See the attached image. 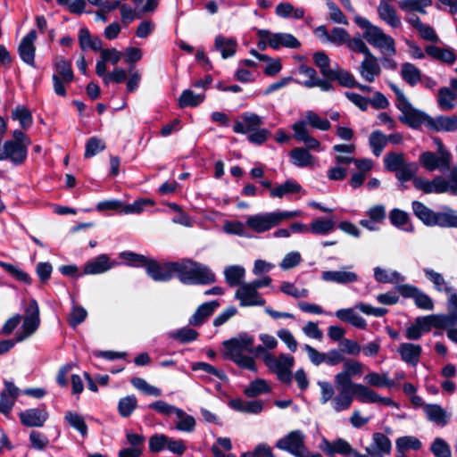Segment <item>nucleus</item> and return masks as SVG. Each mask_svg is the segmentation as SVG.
Masks as SVG:
<instances>
[{"label": "nucleus", "mask_w": 457, "mask_h": 457, "mask_svg": "<svg viewBox=\"0 0 457 457\" xmlns=\"http://www.w3.org/2000/svg\"><path fill=\"white\" fill-rule=\"evenodd\" d=\"M120 258L128 266L144 268L154 281L166 282L177 278L186 285L200 284V264L189 259L178 262H159L154 259L132 251H124Z\"/></svg>", "instance_id": "obj_1"}, {"label": "nucleus", "mask_w": 457, "mask_h": 457, "mask_svg": "<svg viewBox=\"0 0 457 457\" xmlns=\"http://www.w3.org/2000/svg\"><path fill=\"white\" fill-rule=\"evenodd\" d=\"M294 361L293 356L286 353H280L278 359L271 353L263 356V363L271 372L277 374L278 379L283 384H290L292 381L291 368Z\"/></svg>", "instance_id": "obj_2"}, {"label": "nucleus", "mask_w": 457, "mask_h": 457, "mask_svg": "<svg viewBox=\"0 0 457 457\" xmlns=\"http://www.w3.org/2000/svg\"><path fill=\"white\" fill-rule=\"evenodd\" d=\"M276 447L286 451L295 457H303V453H308L304 444V436L301 430H293L280 438L276 443Z\"/></svg>", "instance_id": "obj_3"}, {"label": "nucleus", "mask_w": 457, "mask_h": 457, "mask_svg": "<svg viewBox=\"0 0 457 457\" xmlns=\"http://www.w3.org/2000/svg\"><path fill=\"white\" fill-rule=\"evenodd\" d=\"M254 338L247 333L243 332L237 337L225 340L222 345L224 347V356L226 359L235 357L237 354H242L243 351L253 352Z\"/></svg>", "instance_id": "obj_4"}, {"label": "nucleus", "mask_w": 457, "mask_h": 457, "mask_svg": "<svg viewBox=\"0 0 457 457\" xmlns=\"http://www.w3.org/2000/svg\"><path fill=\"white\" fill-rule=\"evenodd\" d=\"M256 34L262 39H269V46L275 50L280 47L296 49L301 46L300 41L289 33H271L268 29H258Z\"/></svg>", "instance_id": "obj_5"}, {"label": "nucleus", "mask_w": 457, "mask_h": 457, "mask_svg": "<svg viewBox=\"0 0 457 457\" xmlns=\"http://www.w3.org/2000/svg\"><path fill=\"white\" fill-rule=\"evenodd\" d=\"M28 157L26 144H18L6 140L3 150H0V161L10 160L14 165H21Z\"/></svg>", "instance_id": "obj_6"}, {"label": "nucleus", "mask_w": 457, "mask_h": 457, "mask_svg": "<svg viewBox=\"0 0 457 457\" xmlns=\"http://www.w3.org/2000/svg\"><path fill=\"white\" fill-rule=\"evenodd\" d=\"M49 413L46 404H41L38 408H29L19 413L21 423L28 428H41L48 420Z\"/></svg>", "instance_id": "obj_7"}, {"label": "nucleus", "mask_w": 457, "mask_h": 457, "mask_svg": "<svg viewBox=\"0 0 457 457\" xmlns=\"http://www.w3.org/2000/svg\"><path fill=\"white\" fill-rule=\"evenodd\" d=\"M439 154L438 156L431 151L423 152L419 157V162L428 171L448 168L451 162V154L449 152H442Z\"/></svg>", "instance_id": "obj_8"}, {"label": "nucleus", "mask_w": 457, "mask_h": 457, "mask_svg": "<svg viewBox=\"0 0 457 457\" xmlns=\"http://www.w3.org/2000/svg\"><path fill=\"white\" fill-rule=\"evenodd\" d=\"M235 298L239 300L241 307L263 306L266 300L262 297L258 290L250 283L243 284L235 293Z\"/></svg>", "instance_id": "obj_9"}, {"label": "nucleus", "mask_w": 457, "mask_h": 457, "mask_svg": "<svg viewBox=\"0 0 457 457\" xmlns=\"http://www.w3.org/2000/svg\"><path fill=\"white\" fill-rule=\"evenodd\" d=\"M246 225L256 233H263L278 226L275 212L252 215L247 218Z\"/></svg>", "instance_id": "obj_10"}, {"label": "nucleus", "mask_w": 457, "mask_h": 457, "mask_svg": "<svg viewBox=\"0 0 457 457\" xmlns=\"http://www.w3.org/2000/svg\"><path fill=\"white\" fill-rule=\"evenodd\" d=\"M363 37L372 46L376 47H386L393 54H395L396 49L395 46V40L392 37L385 34L383 30L377 27L372 26L370 29L365 30Z\"/></svg>", "instance_id": "obj_11"}, {"label": "nucleus", "mask_w": 457, "mask_h": 457, "mask_svg": "<svg viewBox=\"0 0 457 457\" xmlns=\"http://www.w3.org/2000/svg\"><path fill=\"white\" fill-rule=\"evenodd\" d=\"M36 39L37 31L31 29L22 37L18 46V54L21 61L31 67H35L36 46L34 42Z\"/></svg>", "instance_id": "obj_12"}, {"label": "nucleus", "mask_w": 457, "mask_h": 457, "mask_svg": "<svg viewBox=\"0 0 457 457\" xmlns=\"http://www.w3.org/2000/svg\"><path fill=\"white\" fill-rule=\"evenodd\" d=\"M320 447L329 457H332L337 453L350 456L353 449L351 445L343 438H337L333 442H330L327 438L323 437Z\"/></svg>", "instance_id": "obj_13"}, {"label": "nucleus", "mask_w": 457, "mask_h": 457, "mask_svg": "<svg viewBox=\"0 0 457 457\" xmlns=\"http://www.w3.org/2000/svg\"><path fill=\"white\" fill-rule=\"evenodd\" d=\"M372 445L365 448L366 453L371 457H378L381 454H389L392 449L390 439L381 432L372 435Z\"/></svg>", "instance_id": "obj_14"}, {"label": "nucleus", "mask_w": 457, "mask_h": 457, "mask_svg": "<svg viewBox=\"0 0 457 457\" xmlns=\"http://www.w3.org/2000/svg\"><path fill=\"white\" fill-rule=\"evenodd\" d=\"M429 115L423 111L412 108L405 113L399 116V120L413 129H418L423 124L428 127Z\"/></svg>", "instance_id": "obj_15"}, {"label": "nucleus", "mask_w": 457, "mask_h": 457, "mask_svg": "<svg viewBox=\"0 0 457 457\" xmlns=\"http://www.w3.org/2000/svg\"><path fill=\"white\" fill-rule=\"evenodd\" d=\"M241 119L243 121L236 120L233 125V131L237 134H247L256 130L262 123L261 117L255 113L244 112Z\"/></svg>", "instance_id": "obj_16"}, {"label": "nucleus", "mask_w": 457, "mask_h": 457, "mask_svg": "<svg viewBox=\"0 0 457 457\" xmlns=\"http://www.w3.org/2000/svg\"><path fill=\"white\" fill-rule=\"evenodd\" d=\"M112 267V264L110 262V257L105 253H102L85 263L83 268V274H101L109 270Z\"/></svg>", "instance_id": "obj_17"}, {"label": "nucleus", "mask_w": 457, "mask_h": 457, "mask_svg": "<svg viewBox=\"0 0 457 457\" xmlns=\"http://www.w3.org/2000/svg\"><path fill=\"white\" fill-rule=\"evenodd\" d=\"M397 351L401 356L402 361L410 365L416 366L420 361V357L422 353V347L420 345L402 343L399 345Z\"/></svg>", "instance_id": "obj_18"}, {"label": "nucleus", "mask_w": 457, "mask_h": 457, "mask_svg": "<svg viewBox=\"0 0 457 457\" xmlns=\"http://www.w3.org/2000/svg\"><path fill=\"white\" fill-rule=\"evenodd\" d=\"M411 207L414 215L423 222L424 225L428 227H435L436 226V219L437 212H434L423 203L420 201H413L411 203Z\"/></svg>", "instance_id": "obj_19"}, {"label": "nucleus", "mask_w": 457, "mask_h": 457, "mask_svg": "<svg viewBox=\"0 0 457 457\" xmlns=\"http://www.w3.org/2000/svg\"><path fill=\"white\" fill-rule=\"evenodd\" d=\"M355 308H344L336 312V317L341 321L351 324L359 329H366V320L354 312Z\"/></svg>", "instance_id": "obj_20"}, {"label": "nucleus", "mask_w": 457, "mask_h": 457, "mask_svg": "<svg viewBox=\"0 0 457 457\" xmlns=\"http://www.w3.org/2000/svg\"><path fill=\"white\" fill-rule=\"evenodd\" d=\"M428 129L433 131H454L457 129V116L440 115L436 119L430 116Z\"/></svg>", "instance_id": "obj_21"}, {"label": "nucleus", "mask_w": 457, "mask_h": 457, "mask_svg": "<svg viewBox=\"0 0 457 457\" xmlns=\"http://www.w3.org/2000/svg\"><path fill=\"white\" fill-rule=\"evenodd\" d=\"M425 51L430 57L448 64H453L457 59L456 54L450 48H441L439 46L430 45L425 47Z\"/></svg>", "instance_id": "obj_22"}, {"label": "nucleus", "mask_w": 457, "mask_h": 457, "mask_svg": "<svg viewBox=\"0 0 457 457\" xmlns=\"http://www.w3.org/2000/svg\"><path fill=\"white\" fill-rule=\"evenodd\" d=\"M321 278L325 281L348 284L357 281L358 276L352 271L325 270L321 274Z\"/></svg>", "instance_id": "obj_23"}, {"label": "nucleus", "mask_w": 457, "mask_h": 457, "mask_svg": "<svg viewBox=\"0 0 457 457\" xmlns=\"http://www.w3.org/2000/svg\"><path fill=\"white\" fill-rule=\"evenodd\" d=\"M79 46L83 51L87 48L92 49L95 52H100L102 54V40L99 37H91L90 32L87 28H82L79 31Z\"/></svg>", "instance_id": "obj_24"}, {"label": "nucleus", "mask_w": 457, "mask_h": 457, "mask_svg": "<svg viewBox=\"0 0 457 457\" xmlns=\"http://www.w3.org/2000/svg\"><path fill=\"white\" fill-rule=\"evenodd\" d=\"M381 69L377 62L376 57L371 54V56H365V60L361 64V74L369 82H373L375 76L379 75Z\"/></svg>", "instance_id": "obj_25"}, {"label": "nucleus", "mask_w": 457, "mask_h": 457, "mask_svg": "<svg viewBox=\"0 0 457 457\" xmlns=\"http://www.w3.org/2000/svg\"><path fill=\"white\" fill-rule=\"evenodd\" d=\"M389 220L393 226L402 228L404 231L413 232L414 227L410 223L409 214L398 208H395L389 212Z\"/></svg>", "instance_id": "obj_26"}, {"label": "nucleus", "mask_w": 457, "mask_h": 457, "mask_svg": "<svg viewBox=\"0 0 457 457\" xmlns=\"http://www.w3.org/2000/svg\"><path fill=\"white\" fill-rule=\"evenodd\" d=\"M424 411L428 420L440 426H445L448 423L446 411L441 405L436 403H428L424 407Z\"/></svg>", "instance_id": "obj_27"}, {"label": "nucleus", "mask_w": 457, "mask_h": 457, "mask_svg": "<svg viewBox=\"0 0 457 457\" xmlns=\"http://www.w3.org/2000/svg\"><path fill=\"white\" fill-rule=\"evenodd\" d=\"M378 12L379 18L387 22L391 27L397 28L401 25V21L395 8L387 2L381 1Z\"/></svg>", "instance_id": "obj_28"}, {"label": "nucleus", "mask_w": 457, "mask_h": 457, "mask_svg": "<svg viewBox=\"0 0 457 457\" xmlns=\"http://www.w3.org/2000/svg\"><path fill=\"white\" fill-rule=\"evenodd\" d=\"M215 47L220 52L223 59H228L235 55L237 47V42L234 38H226L223 36H218L215 38Z\"/></svg>", "instance_id": "obj_29"}, {"label": "nucleus", "mask_w": 457, "mask_h": 457, "mask_svg": "<svg viewBox=\"0 0 457 457\" xmlns=\"http://www.w3.org/2000/svg\"><path fill=\"white\" fill-rule=\"evenodd\" d=\"M302 190V186L294 179H287L283 184L271 189L270 196L271 198H282L288 194H298Z\"/></svg>", "instance_id": "obj_30"}, {"label": "nucleus", "mask_w": 457, "mask_h": 457, "mask_svg": "<svg viewBox=\"0 0 457 457\" xmlns=\"http://www.w3.org/2000/svg\"><path fill=\"white\" fill-rule=\"evenodd\" d=\"M245 275V270L240 265H231L224 270L225 279L229 287L242 286Z\"/></svg>", "instance_id": "obj_31"}, {"label": "nucleus", "mask_w": 457, "mask_h": 457, "mask_svg": "<svg viewBox=\"0 0 457 457\" xmlns=\"http://www.w3.org/2000/svg\"><path fill=\"white\" fill-rule=\"evenodd\" d=\"M328 79H336L341 87L349 88H353L357 81L350 71L340 68L338 65H337V69L333 71Z\"/></svg>", "instance_id": "obj_32"}, {"label": "nucleus", "mask_w": 457, "mask_h": 457, "mask_svg": "<svg viewBox=\"0 0 457 457\" xmlns=\"http://www.w3.org/2000/svg\"><path fill=\"white\" fill-rule=\"evenodd\" d=\"M12 119L19 120L23 129H29L33 124L31 112L24 105H17L12 112Z\"/></svg>", "instance_id": "obj_33"}, {"label": "nucleus", "mask_w": 457, "mask_h": 457, "mask_svg": "<svg viewBox=\"0 0 457 457\" xmlns=\"http://www.w3.org/2000/svg\"><path fill=\"white\" fill-rule=\"evenodd\" d=\"M436 226L440 228H457V214L450 207H445V212H437Z\"/></svg>", "instance_id": "obj_34"}, {"label": "nucleus", "mask_w": 457, "mask_h": 457, "mask_svg": "<svg viewBox=\"0 0 457 457\" xmlns=\"http://www.w3.org/2000/svg\"><path fill=\"white\" fill-rule=\"evenodd\" d=\"M364 380L370 386L388 388L395 386V381L388 378L387 373L370 372L365 375Z\"/></svg>", "instance_id": "obj_35"}, {"label": "nucleus", "mask_w": 457, "mask_h": 457, "mask_svg": "<svg viewBox=\"0 0 457 457\" xmlns=\"http://www.w3.org/2000/svg\"><path fill=\"white\" fill-rule=\"evenodd\" d=\"M293 164L299 167H306L312 164L313 156L304 147H295L289 153Z\"/></svg>", "instance_id": "obj_36"}, {"label": "nucleus", "mask_w": 457, "mask_h": 457, "mask_svg": "<svg viewBox=\"0 0 457 457\" xmlns=\"http://www.w3.org/2000/svg\"><path fill=\"white\" fill-rule=\"evenodd\" d=\"M401 76L411 87H414L421 79L420 71L411 62L403 63Z\"/></svg>", "instance_id": "obj_37"}, {"label": "nucleus", "mask_w": 457, "mask_h": 457, "mask_svg": "<svg viewBox=\"0 0 457 457\" xmlns=\"http://www.w3.org/2000/svg\"><path fill=\"white\" fill-rule=\"evenodd\" d=\"M271 391V387L263 378H256L252 381L249 386L244 390V394L247 397H257L262 394H268Z\"/></svg>", "instance_id": "obj_38"}, {"label": "nucleus", "mask_w": 457, "mask_h": 457, "mask_svg": "<svg viewBox=\"0 0 457 457\" xmlns=\"http://www.w3.org/2000/svg\"><path fill=\"white\" fill-rule=\"evenodd\" d=\"M421 447V441L413 436H403L398 437L395 441L396 452L419 451Z\"/></svg>", "instance_id": "obj_39"}, {"label": "nucleus", "mask_w": 457, "mask_h": 457, "mask_svg": "<svg viewBox=\"0 0 457 457\" xmlns=\"http://www.w3.org/2000/svg\"><path fill=\"white\" fill-rule=\"evenodd\" d=\"M313 62L324 78H328L335 69L330 68V59L324 51H318L312 55Z\"/></svg>", "instance_id": "obj_40"}, {"label": "nucleus", "mask_w": 457, "mask_h": 457, "mask_svg": "<svg viewBox=\"0 0 457 457\" xmlns=\"http://www.w3.org/2000/svg\"><path fill=\"white\" fill-rule=\"evenodd\" d=\"M0 267L3 268L9 275L14 278L17 281L22 282L26 285L32 284V278L29 273L21 270L17 266L5 262H0Z\"/></svg>", "instance_id": "obj_41"}, {"label": "nucleus", "mask_w": 457, "mask_h": 457, "mask_svg": "<svg viewBox=\"0 0 457 457\" xmlns=\"http://www.w3.org/2000/svg\"><path fill=\"white\" fill-rule=\"evenodd\" d=\"M353 393H354L355 399L360 403H376V397L378 394L367 386L358 383V385L354 386V390L353 391Z\"/></svg>", "instance_id": "obj_42"}, {"label": "nucleus", "mask_w": 457, "mask_h": 457, "mask_svg": "<svg viewBox=\"0 0 457 457\" xmlns=\"http://www.w3.org/2000/svg\"><path fill=\"white\" fill-rule=\"evenodd\" d=\"M137 407V400L134 395H127L119 400L118 412L122 418L129 417Z\"/></svg>", "instance_id": "obj_43"}, {"label": "nucleus", "mask_w": 457, "mask_h": 457, "mask_svg": "<svg viewBox=\"0 0 457 457\" xmlns=\"http://www.w3.org/2000/svg\"><path fill=\"white\" fill-rule=\"evenodd\" d=\"M148 408L166 416L176 414L177 417H181L185 414V411L182 409H179L174 405H170L162 400H158L150 403Z\"/></svg>", "instance_id": "obj_44"}, {"label": "nucleus", "mask_w": 457, "mask_h": 457, "mask_svg": "<svg viewBox=\"0 0 457 457\" xmlns=\"http://www.w3.org/2000/svg\"><path fill=\"white\" fill-rule=\"evenodd\" d=\"M387 142L386 137L380 130L371 132L369 137L370 146L375 156H379Z\"/></svg>", "instance_id": "obj_45"}, {"label": "nucleus", "mask_w": 457, "mask_h": 457, "mask_svg": "<svg viewBox=\"0 0 457 457\" xmlns=\"http://www.w3.org/2000/svg\"><path fill=\"white\" fill-rule=\"evenodd\" d=\"M198 332L189 327H184L169 334L170 337L182 344H187L198 337Z\"/></svg>", "instance_id": "obj_46"}, {"label": "nucleus", "mask_w": 457, "mask_h": 457, "mask_svg": "<svg viewBox=\"0 0 457 457\" xmlns=\"http://www.w3.org/2000/svg\"><path fill=\"white\" fill-rule=\"evenodd\" d=\"M57 75H59L65 83H71L74 79V72L71 68V63L65 60L63 57H60L58 62L54 64Z\"/></svg>", "instance_id": "obj_47"}, {"label": "nucleus", "mask_w": 457, "mask_h": 457, "mask_svg": "<svg viewBox=\"0 0 457 457\" xmlns=\"http://www.w3.org/2000/svg\"><path fill=\"white\" fill-rule=\"evenodd\" d=\"M154 201L150 198H139L135 200L132 204H123L120 214L140 213L145 207L154 206Z\"/></svg>", "instance_id": "obj_48"}, {"label": "nucleus", "mask_w": 457, "mask_h": 457, "mask_svg": "<svg viewBox=\"0 0 457 457\" xmlns=\"http://www.w3.org/2000/svg\"><path fill=\"white\" fill-rule=\"evenodd\" d=\"M385 168L391 172L396 171L403 168L404 158L403 154L389 152L384 156Z\"/></svg>", "instance_id": "obj_49"}, {"label": "nucleus", "mask_w": 457, "mask_h": 457, "mask_svg": "<svg viewBox=\"0 0 457 457\" xmlns=\"http://www.w3.org/2000/svg\"><path fill=\"white\" fill-rule=\"evenodd\" d=\"M335 228V222L332 220H323L318 218L310 224V231L315 235H327Z\"/></svg>", "instance_id": "obj_50"}, {"label": "nucleus", "mask_w": 457, "mask_h": 457, "mask_svg": "<svg viewBox=\"0 0 457 457\" xmlns=\"http://www.w3.org/2000/svg\"><path fill=\"white\" fill-rule=\"evenodd\" d=\"M65 420L68 424L78 430L82 436L87 434V426L84 420V418L73 411H68L64 416Z\"/></svg>", "instance_id": "obj_51"}, {"label": "nucleus", "mask_w": 457, "mask_h": 457, "mask_svg": "<svg viewBox=\"0 0 457 457\" xmlns=\"http://www.w3.org/2000/svg\"><path fill=\"white\" fill-rule=\"evenodd\" d=\"M457 98V94L449 87H444L438 92V104L444 110H451L454 107L452 101Z\"/></svg>", "instance_id": "obj_52"}, {"label": "nucleus", "mask_w": 457, "mask_h": 457, "mask_svg": "<svg viewBox=\"0 0 457 457\" xmlns=\"http://www.w3.org/2000/svg\"><path fill=\"white\" fill-rule=\"evenodd\" d=\"M430 451L435 457H452L449 444L441 437H436L430 445Z\"/></svg>", "instance_id": "obj_53"}, {"label": "nucleus", "mask_w": 457, "mask_h": 457, "mask_svg": "<svg viewBox=\"0 0 457 457\" xmlns=\"http://www.w3.org/2000/svg\"><path fill=\"white\" fill-rule=\"evenodd\" d=\"M105 147V143L102 139L97 137H91L86 143L84 157L91 158L104 151Z\"/></svg>", "instance_id": "obj_54"}, {"label": "nucleus", "mask_w": 457, "mask_h": 457, "mask_svg": "<svg viewBox=\"0 0 457 457\" xmlns=\"http://www.w3.org/2000/svg\"><path fill=\"white\" fill-rule=\"evenodd\" d=\"M179 106L180 108L196 107L200 104V95H195L191 89H185L179 98Z\"/></svg>", "instance_id": "obj_55"}, {"label": "nucleus", "mask_w": 457, "mask_h": 457, "mask_svg": "<svg viewBox=\"0 0 457 457\" xmlns=\"http://www.w3.org/2000/svg\"><path fill=\"white\" fill-rule=\"evenodd\" d=\"M433 326L437 329H445L446 328L453 327L457 321L452 317L451 314H430Z\"/></svg>", "instance_id": "obj_56"}, {"label": "nucleus", "mask_w": 457, "mask_h": 457, "mask_svg": "<svg viewBox=\"0 0 457 457\" xmlns=\"http://www.w3.org/2000/svg\"><path fill=\"white\" fill-rule=\"evenodd\" d=\"M308 123L314 129L327 131L331 128V124L328 120L321 119L317 113L312 111H309L306 113Z\"/></svg>", "instance_id": "obj_57"}, {"label": "nucleus", "mask_w": 457, "mask_h": 457, "mask_svg": "<svg viewBox=\"0 0 457 457\" xmlns=\"http://www.w3.org/2000/svg\"><path fill=\"white\" fill-rule=\"evenodd\" d=\"M169 436L164 434H154L149 438V451L151 453H160L166 448Z\"/></svg>", "instance_id": "obj_58"}, {"label": "nucleus", "mask_w": 457, "mask_h": 457, "mask_svg": "<svg viewBox=\"0 0 457 457\" xmlns=\"http://www.w3.org/2000/svg\"><path fill=\"white\" fill-rule=\"evenodd\" d=\"M332 81H336V79H330L328 78L324 77L323 79H320L318 77V79L315 80H305L302 84L307 88L318 87L322 91L328 92L334 90Z\"/></svg>", "instance_id": "obj_59"}, {"label": "nucleus", "mask_w": 457, "mask_h": 457, "mask_svg": "<svg viewBox=\"0 0 457 457\" xmlns=\"http://www.w3.org/2000/svg\"><path fill=\"white\" fill-rule=\"evenodd\" d=\"M87 316V312L84 307L73 306L68 319V323L71 328H76L86 320Z\"/></svg>", "instance_id": "obj_60"}, {"label": "nucleus", "mask_w": 457, "mask_h": 457, "mask_svg": "<svg viewBox=\"0 0 457 457\" xmlns=\"http://www.w3.org/2000/svg\"><path fill=\"white\" fill-rule=\"evenodd\" d=\"M349 38L350 35L345 29L336 27L331 30L328 41L337 46H342L346 44Z\"/></svg>", "instance_id": "obj_61"}, {"label": "nucleus", "mask_w": 457, "mask_h": 457, "mask_svg": "<svg viewBox=\"0 0 457 457\" xmlns=\"http://www.w3.org/2000/svg\"><path fill=\"white\" fill-rule=\"evenodd\" d=\"M327 5L328 8L329 9V17L333 22L344 25L348 24L347 18L336 3L328 1L327 3Z\"/></svg>", "instance_id": "obj_62"}, {"label": "nucleus", "mask_w": 457, "mask_h": 457, "mask_svg": "<svg viewBox=\"0 0 457 457\" xmlns=\"http://www.w3.org/2000/svg\"><path fill=\"white\" fill-rule=\"evenodd\" d=\"M229 360L235 362L241 369L248 370L253 372L257 371L255 361L251 356L237 354L235 357L230 358Z\"/></svg>", "instance_id": "obj_63"}, {"label": "nucleus", "mask_w": 457, "mask_h": 457, "mask_svg": "<svg viewBox=\"0 0 457 457\" xmlns=\"http://www.w3.org/2000/svg\"><path fill=\"white\" fill-rule=\"evenodd\" d=\"M247 134V138L249 142L257 145H262L264 142L267 141L269 137L271 136L270 130H268L267 129H260V127L257 128L256 130H252Z\"/></svg>", "instance_id": "obj_64"}]
</instances>
